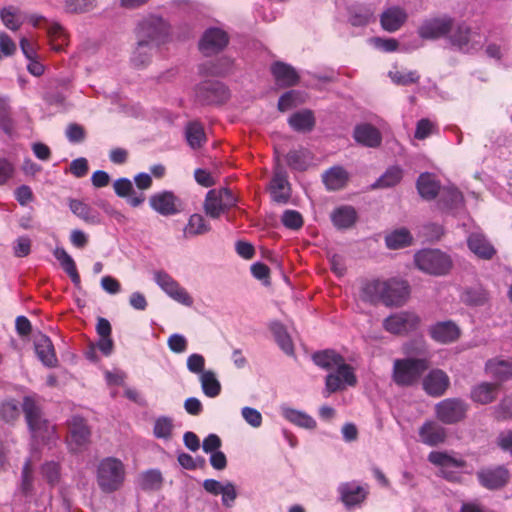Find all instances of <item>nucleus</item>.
Returning a JSON list of instances; mask_svg holds the SVG:
<instances>
[{
	"instance_id": "11",
	"label": "nucleus",
	"mask_w": 512,
	"mask_h": 512,
	"mask_svg": "<svg viewBox=\"0 0 512 512\" xmlns=\"http://www.w3.org/2000/svg\"><path fill=\"white\" fill-rule=\"evenodd\" d=\"M421 318L412 311L394 313L383 321V328L394 335H406L418 329Z\"/></svg>"
},
{
	"instance_id": "63",
	"label": "nucleus",
	"mask_w": 512,
	"mask_h": 512,
	"mask_svg": "<svg viewBox=\"0 0 512 512\" xmlns=\"http://www.w3.org/2000/svg\"><path fill=\"white\" fill-rule=\"evenodd\" d=\"M204 367L205 358L201 354L194 353L187 358V368L191 373L201 375L203 372H206Z\"/></svg>"
},
{
	"instance_id": "48",
	"label": "nucleus",
	"mask_w": 512,
	"mask_h": 512,
	"mask_svg": "<svg viewBox=\"0 0 512 512\" xmlns=\"http://www.w3.org/2000/svg\"><path fill=\"white\" fill-rule=\"evenodd\" d=\"M403 177V171L398 166L389 167L385 173L373 184V188H389L398 184Z\"/></svg>"
},
{
	"instance_id": "21",
	"label": "nucleus",
	"mask_w": 512,
	"mask_h": 512,
	"mask_svg": "<svg viewBox=\"0 0 512 512\" xmlns=\"http://www.w3.org/2000/svg\"><path fill=\"white\" fill-rule=\"evenodd\" d=\"M449 386V376L441 369L431 370L423 380L424 390L432 397L442 396Z\"/></svg>"
},
{
	"instance_id": "3",
	"label": "nucleus",
	"mask_w": 512,
	"mask_h": 512,
	"mask_svg": "<svg viewBox=\"0 0 512 512\" xmlns=\"http://www.w3.org/2000/svg\"><path fill=\"white\" fill-rule=\"evenodd\" d=\"M429 367L427 358L396 359L393 363L392 379L397 386L410 387L418 383Z\"/></svg>"
},
{
	"instance_id": "36",
	"label": "nucleus",
	"mask_w": 512,
	"mask_h": 512,
	"mask_svg": "<svg viewBox=\"0 0 512 512\" xmlns=\"http://www.w3.org/2000/svg\"><path fill=\"white\" fill-rule=\"evenodd\" d=\"M69 208L77 217L88 224L95 225L100 223L99 213L80 200L71 199L69 201Z\"/></svg>"
},
{
	"instance_id": "5",
	"label": "nucleus",
	"mask_w": 512,
	"mask_h": 512,
	"mask_svg": "<svg viewBox=\"0 0 512 512\" xmlns=\"http://www.w3.org/2000/svg\"><path fill=\"white\" fill-rule=\"evenodd\" d=\"M416 267L432 276L447 275L452 267L451 257L439 249H422L414 255Z\"/></svg>"
},
{
	"instance_id": "61",
	"label": "nucleus",
	"mask_w": 512,
	"mask_h": 512,
	"mask_svg": "<svg viewBox=\"0 0 512 512\" xmlns=\"http://www.w3.org/2000/svg\"><path fill=\"white\" fill-rule=\"evenodd\" d=\"M114 191L121 198L128 197L134 193L132 182L128 178H119L113 184Z\"/></svg>"
},
{
	"instance_id": "58",
	"label": "nucleus",
	"mask_w": 512,
	"mask_h": 512,
	"mask_svg": "<svg viewBox=\"0 0 512 512\" xmlns=\"http://www.w3.org/2000/svg\"><path fill=\"white\" fill-rule=\"evenodd\" d=\"M389 76L395 84L403 86L417 83L420 79V75L417 73V71H395L390 72Z\"/></svg>"
},
{
	"instance_id": "47",
	"label": "nucleus",
	"mask_w": 512,
	"mask_h": 512,
	"mask_svg": "<svg viewBox=\"0 0 512 512\" xmlns=\"http://www.w3.org/2000/svg\"><path fill=\"white\" fill-rule=\"evenodd\" d=\"M186 139L193 148H200L206 142V135L203 126L199 122H190L186 126Z\"/></svg>"
},
{
	"instance_id": "24",
	"label": "nucleus",
	"mask_w": 512,
	"mask_h": 512,
	"mask_svg": "<svg viewBox=\"0 0 512 512\" xmlns=\"http://www.w3.org/2000/svg\"><path fill=\"white\" fill-rule=\"evenodd\" d=\"M485 372L496 379L497 383L512 379V357L489 359L485 364Z\"/></svg>"
},
{
	"instance_id": "13",
	"label": "nucleus",
	"mask_w": 512,
	"mask_h": 512,
	"mask_svg": "<svg viewBox=\"0 0 512 512\" xmlns=\"http://www.w3.org/2000/svg\"><path fill=\"white\" fill-rule=\"evenodd\" d=\"M195 97L202 105L221 104L229 98V92L223 83L208 80L196 86Z\"/></svg>"
},
{
	"instance_id": "30",
	"label": "nucleus",
	"mask_w": 512,
	"mask_h": 512,
	"mask_svg": "<svg viewBox=\"0 0 512 512\" xmlns=\"http://www.w3.org/2000/svg\"><path fill=\"white\" fill-rule=\"evenodd\" d=\"M416 187L420 196L427 201L434 200L441 191L439 181L430 173L420 174Z\"/></svg>"
},
{
	"instance_id": "51",
	"label": "nucleus",
	"mask_w": 512,
	"mask_h": 512,
	"mask_svg": "<svg viewBox=\"0 0 512 512\" xmlns=\"http://www.w3.org/2000/svg\"><path fill=\"white\" fill-rule=\"evenodd\" d=\"M20 491L25 496H29L33 492V468L31 459H27L23 465Z\"/></svg>"
},
{
	"instance_id": "37",
	"label": "nucleus",
	"mask_w": 512,
	"mask_h": 512,
	"mask_svg": "<svg viewBox=\"0 0 512 512\" xmlns=\"http://www.w3.org/2000/svg\"><path fill=\"white\" fill-rule=\"evenodd\" d=\"M285 158L287 165L291 169L305 171L307 170L312 157L308 149L301 147L299 149L290 150Z\"/></svg>"
},
{
	"instance_id": "64",
	"label": "nucleus",
	"mask_w": 512,
	"mask_h": 512,
	"mask_svg": "<svg viewBox=\"0 0 512 512\" xmlns=\"http://www.w3.org/2000/svg\"><path fill=\"white\" fill-rule=\"evenodd\" d=\"M373 16V12L369 9H363L359 11H355L350 16V23L353 26H365L367 25Z\"/></svg>"
},
{
	"instance_id": "16",
	"label": "nucleus",
	"mask_w": 512,
	"mask_h": 512,
	"mask_svg": "<svg viewBox=\"0 0 512 512\" xmlns=\"http://www.w3.org/2000/svg\"><path fill=\"white\" fill-rule=\"evenodd\" d=\"M428 460L439 466L441 476L450 482H458L460 479L459 475L450 468H464L466 466L465 460L454 458L446 452L432 451L428 455Z\"/></svg>"
},
{
	"instance_id": "44",
	"label": "nucleus",
	"mask_w": 512,
	"mask_h": 512,
	"mask_svg": "<svg viewBox=\"0 0 512 512\" xmlns=\"http://www.w3.org/2000/svg\"><path fill=\"white\" fill-rule=\"evenodd\" d=\"M211 226L205 221L201 214L195 213L190 216L187 225L184 228V236L191 237L202 235L209 232Z\"/></svg>"
},
{
	"instance_id": "2",
	"label": "nucleus",
	"mask_w": 512,
	"mask_h": 512,
	"mask_svg": "<svg viewBox=\"0 0 512 512\" xmlns=\"http://www.w3.org/2000/svg\"><path fill=\"white\" fill-rule=\"evenodd\" d=\"M22 411L32 438L36 442L44 444L54 437L55 427L44 418L41 407L32 397H24Z\"/></svg>"
},
{
	"instance_id": "14",
	"label": "nucleus",
	"mask_w": 512,
	"mask_h": 512,
	"mask_svg": "<svg viewBox=\"0 0 512 512\" xmlns=\"http://www.w3.org/2000/svg\"><path fill=\"white\" fill-rule=\"evenodd\" d=\"M340 502L346 509L351 510L360 507L367 499L369 490L367 485H361L356 481L342 482L337 488Z\"/></svg>"
},
{
	"instance_id": "18",
	"label": "nucleus",
	"mask_w": 512,
	"mask_h": 512,
	"mask_svg": "<svg viewBox=\"0 0 512 512\" xmlns=\"http://www.w3.org/2000/svg\"><path fill=\"white\" fill-rule=\"evenodd\" d=\"M149 204L153 210L163 216L175 215L182 210L181 200L171 191L153 194L149 198Z\"/></svg>"
},
{
	"instance_id": "49",
	"label": "nucleus",
	"mask_w": 512,
	"mask_h": 512,
	"mask_svg": "<svg viewBox=\"0 0 512 512\" xmlns=\"http://www.w3.org/2000/svg\"><path fill=\"white\" fill-rule=\"evenodd\" d=\"M155 46L137 40V46L132 54L131 61L136 67H145L152 57V50Z\"/></svg>"
},
{
	"instance_id": "35",
	"label": "nucleus",
	"mask_w": 512,
	"mask_h": 512,
	"mask_svg": "<svg viewBox=\"0 0 512 512\" xmlns=\"http://www.w3.org/2000/svg\"><path fill=\"white\" fill-rule=\"evenodd\" d=\"M460 299L467 306H483L489 301V293L481 285L467 287L462 291Z\"/></svg>"
},
{
	"instance_id": "19",
	"label": "nucleus",
	"mask_w": 512,
	"mask_h": 512,
	"mask_svg": "<svg viewBox=\"0 0 512 512\" xmlns=\"http://www.w3.org/2000/svg\"><path fill=\"white\" fill-rule=\"evenodd\" d=\"M229 42L227 33L219 28H210L203 34L199 49L201 52L210 56L223 50Z\"/></svg>"
},
{
	"instance_id": "15",
	"label": "nucleus",
	"mask_w": 512,
	"mask_h": 512,
	"mask_svg": "<svg viewBox=\"0 0 512 512\" xmlns=\"http://www.w3.org/2000/svg\"><path fill=\"white\" fill-rule=\"evenodd\" d=\"M453 28V18L448 15L429 18L423 21L418 28V35L425 40H436L448 36Z\"/></svg>"
},
{
	"instance_id": "26",
	"label": "nucleus",
	"mask_w": 512,
	"mask_h": 512,
	"mask_svg": "<svg viewBox=\"0 0 512 512\" xmlns=\"http://www.w3.org/2000/svg\"><path fill=\"white\" fill-rule=\"evenodd\" d=\"M353 137L357 143L370 148H376L382 142L380 131L368 123L357 125L354 128Z\"/></svg>"
},
{
	"instance_id": "12",
	"label": "nucleus",
	"mask_w": 512,
	"mask_h": 512,
	"mask_svg": "<svg viewBox=\"0 0 512 512\" xmlns=\"http://www.w3.org/2000/svg\"><path fill=\"white\" fill-rule=\"evenodd\" d=\"M479 484L491 491L504 488L510 480V471L504 465L486 466L476 473Z\"/></svg>"
},
{
	"instance_id": "22",
	"label": "nucleus",
	"mask_w": 512,
	"mask_h": 512,
	"mask_svg": "<svg viewBox=\"0 0 512 512\" xmlns=\"http://www.w3.org/2000/svg\"><path fill=\"white\" fill-rule=\"evenodd\" d=\"M408 14L400 6L386 8L380 15V25L383 30L393 33L401 29L407 22Z\"/></svg>"
},
{
	"instance_id": "23",
	"label": "nucleus",
	"mask_w": 512,
	"mask_h": 512,
	"mask_svg": "<svg viewBox=\"0 0 512 512\" xmlns=\"http://www.w3.org/2000/svg\"><path fill=\"white\" fill-rule=\"evenodd\" d=\"M419 437L423 444L435 447L445 442L447 433L439 423L428 420L419 428Z\"/></svg>"
},
{
	"instance_id": "57",
	"label": "nucleus",
	"mask_w": 512,
	"mask_h": 512,
	"mask_svg": "<svg viewBox=\"0 0 512 512\" xmlns=\"http://www.w3.org/2000/svg\"><path fill=\"white\" fill-rule=\"evenodd\" d=\"M300 100V93L295 90L285 92L278 100V110L285 112L291 108L296 107Z\"/></svg>"
},
{
	"instance_id": "25",
	"label": "nucleus",
	"mask_w": 512,
	"mask_h": 512,
	"mask_svg": "<svg viewBox=\"0 0 512 512\" xmlns=\"http://www.w3.org/2000/svg\"><path fill=\"white\" fill-rule=\"evenodd\" d=\"M433 340L442 344L455 342L460 337L459 327L452 321L438 322L429 328Z\"/></svg>"
},
{
	"instance_id": "42",
	"label": "nucleus",
	"mask_w": 512,
	"mask_h": 512,
	"mask_svg": "<svg viewBox=\"0 0 512 512\" xmlns=\"http://www.w3.org/2000/svg\"><path fill=\"white\" fill-rule=\"evenodd\" d=\"M439 195L438 203L443 209H454L463 203V195L455 187H444Z\"/></svg>"
},
{
	"instance_id": "10",
	"label": "nucleus",
	"mask_w": 512,
	"mask_h": 512,
	"mask_svg": "<svg viewBox=\"0 0 512 512\" xmlns=\"http://www.w3.org/2000/svg\"><path fill=\"white\" fill-rule=\"evenodd\" d=\"M469 405L461 398H446L435 405L436 418L443 424L452 425L466 418Z\"/></svg>"
},
{
	"instance_id": "62",
	"label": "nucleus",
	"mask_w": 512,
	"mask_h": 512,
	"mask_svg": "<svg viewBox=\"0 0 512 512\" xmlns=\"http://www.w3.org/2000/svg\"><path fill=\"white\" fill-rule=\"evenodd\" d=\"M16 52V44L5 32H0V58L12 56Z\"/></svg>"
},
{
	"instance_id": "38",
	"label": "nucleus",
	"mask_w": 512,
	"mask_h": 512,
	"mask_svg": "<svg viewBox=\"0 0 512 512\" xmlns=\"http://www.w3.org/2000/svg\"><path fill=\"white\" fill-rule=\"evenodd\" d=\"M55 258L60 262L63 270L69 275L71 281L79 286L81 283L80 275L73 258L67 253L64 248H56L54 251Z\"/></svg>"
},
{
	"instance_id": "6",
	"label": "nucleus",
	"mask_w": 512,
	"mask_h": 512,
	"mask_svg": "<svg viewBox=\"0 0 512 512\" xmlns=\"http://www.w3.org/2000/svg\"><path fill=\"white\" fill-rule=\"evenodd\" d=\"M447 40L453 48L463 53H473L483 46V38L477 30H473L465 21L456 22L454 18Z\"/></svg>"
},
{
	"instance_id": "52",
	"label": "nucleus",
	"mask_w": 512,
	"mask_h": 512,
	"mask_svg": "<svg viewBox=\"0 0 512 512\" xmlns=\"http://www.w3.org/2000/svg\"><path fill=\"white\" fill-rule=\"evenodd\" d=\"M173 431L172 419L166 416H161L155 420L153 433L156 438L170 439Z\"/></svg>"
},
{
	"instance_id": "9",
	"label": "nucleus",
	"mask_w": 512,
	"mask_h": 512,
	"mask_svg": "<svg viewBox=\"0 0 512 512\" xmlns=\"http://www.w3.org/2000/svg\"><path fill=\"white\" fill-rule=\"evenodd\" d=\"M68 435L66 442L68 448L73 453L83 451L90 443L91 429L87 420L81 416H72L67 421Z\"/></svg>"
},
{
	"instance_id": "27",
	"label": "nucleus",
	"mask_w": 512,
	"mask_h": 512,
	"mask_svg": "<svg viewBox=\"0 0 512 512\" xmlns=\"http://www.w3.org/2000/svg\"><path fill=\"white\" fill-rule=\"evenodd\" d=\"M271 73L280 87H292L299 82V75L294 67L284 62H275L271 66Z\"/></svg>"
},
{
	"instance_id": "55",
	"label": "nucleus",
	"mask_w": 512,
	"mask_h": 512,
	"mask_svg": "<svg viewBox=\"0 0 512 512\" xmlns=\"http://www.w3.org/2000/svg\"><path fill=\"white\" fill-rule=\"evenodd\" d=\"M41 474L49 485L54 486L60 481V465L57 462H46L41 467Z\"/></svg>"
},
{
	"instance_id": "43",
	"label": "nucleus",
	"mask_w": 512,
	"mask_h": 512,
	"mask_svg": "<svg viewBox=\"0 0 512 512\" xmlns=\"http://www.w3.org/2000/svg\"><path fill=\"white\" fill-rule=\"evenodd\" d=\"M21 409L15 399H6L0 402V420L14 424L20 417Z\"/></svg>"
},
{
	"instance_id": "50",
	"label": "nucleus",
	"mask_w": 512,
	"mask_h": 512,
	"mask_svg": "<svg viewBox=\"0 0 512 512\" xmlns=\"http://www.w3.org/2000/svg\"><path fill=\"white\" fill-rule=\"evenodd\" d=\"M162 482V474L156 469L148 470L140 476V486L144 490H158L160 489Z\"/></svg>"
},
{
	"instance_id": "8",
	"label": "nucleus",
	"mask_w": 512,
	"mask_h": 512,
	"mask_svg": "<svg viewBox=\"0 0 512 512\" xmlns=\"http://www.w3.org/2000/svg\"><path fill=\"white\" fill-rule=\"evenodd\" d=\"M167 35V23L161 17L154 15L141 20L136 28L137 40L155 47L164 42Z\"/></svg>"
},
{
	"instance_id": "59",
	"label": "nucleus",
	"mask_w": 512,
	"mask_h": 512,
	"mask_svg": "<svg viewBox=\"0 0 512 512\" xmlns=\"http://www.w3.org/2000/svg\"><path fill=\"white\" fill-rule=\"evenodd\" d=\"M336 375H339L343 385L355 386L357 384V377L351 365L346 364L343 360L337 367Z\"/></svg>"
},
{
	"instance_id": "4",
	"label": "nucleus",
	"mask_w": 512,
	"mask_h": 512,
	"mask_svg": "<svg viewBox=\"0 0 512 512\" xmlns=\"http://www.w3.org/2000/svg\"><path fill=\"white\" fill-rule=\"evenodd\" d=\"M125 466L114 457L102 459L97 467V484L102 492L112 493L119 490L125 480Z\"/></svg>"
},
{
	"instance_id": "45",
	"label": "nucleus",
	"mask_w": 512,
	"mask_h": 512,
	"mask_svg": "<svg viewBox=\"0 0 512 512\" xmlns=\"http://www.w3.org/2000/svg\"><path fill=\"white\" fill-rule=\"evenodd\" d=\"M411 242L412 236L405 228L395 230L385 237L386 246L393 250L407 247Z\"/></svg>"
},
{
	"instance_id": "17",
	"label": "nucleus",
	"mask_w": 512,
	"mask_h": 512,
	"mask_svg": "<svg viewBox=\"0 0 512 512\" xmlns=\"http://www.w3.org/2000/svg\"><path fill=\"white\" fill-rule=\"evenodd\" d=\"M156 283L174 300L185 305L191 306L193 304L192 297L188 292L179 285L168 273L158 271L154 274Z\"/></svg>"
},
{
	"instance_id": "7",
	"label": "nucleus",
	"mask_w": 512,
	"mask_h": 512,
	"mask_svg": "<svg viewBox=\"0 0 512 512\" xmlns=\"http://www.w3.org/2000/svg\"><path fill=\"white\" fill-rule=\"evenodd\" d=\"M237 202V197L229 188L211 189L206 194L203 210L208 217L218 219L222 214L235 207Z\"/></svg>"
},
{
	"instance_id": "29",
	"label": "nucleus",
	"mask_w": 512,
	"mask_h": 512,
	"mask_svg": "<svg viewBox=\"0 0 512 512\" xmlns=\"http://www.w3.org/2000/svg\"><path fill=\"white\" fill-rule=\"evenodd\" d=\"M469 249L480 259L490 260L496 254V249L488 239L480 233H472L467 239Z\"/></svg>"
},
{
	"instance_id": "40",
	"label": "nucleus",
	"mask_w": 512,
	"mask_h": 512,
	"mask_svg": "<svg viewBox=\"0 0 512 512\" xmlns=\"http://www.w3.org/2000/svg\"><path fill=\"white\" fill-rule=\"evenodd\" d=\"M343 360V356L333 350H324L316 352L313 355L314 363L325 370L337 368Z\"/></svg>"
},
{
	"instance_id": "39",
	"label": "nucleus",
	"mask_w": 512,
	"mask_h": 512,
	"mask_svg": "<svg viewBox=\"0 0 512 512\" xmlns=\"http://www.w3.org/2000/svg\"><path fill=\"white\" fill-rule=\"evenodd\" d=\"M270 330L281 350L287 355H292L294 353V345L285 326L275 321L270 324Z\"/></svg>"
},
{
	"instance_id": "28",
	"label": "nucleus",
	"mask_w": 512,
	"mask_h": 512,
	"mask_svg": "<svg viewBox=\"0 0 512 512\" xmlns=\"http://www.w3.org/2000/svg\"><path fill=\"white\" fill-rule=\"evenodd\" d=\"M500 383L481 382L472 387L470 398L473 402L486 405L497 399Z\"/></svg>"
},
{
	"instance_id": "56",
	"label": "nucleus",
	"mask_w": 512,
	"mask_h": 512,
	"mask_svg": "<svg viewBox=\"0 0 512 512\" xmlns=\"http://www.w3.org/2000/svg\"><path fill=\"white\" fill-rule=\"evenodd\" d=\"M281 222L286 228L291 230H299L304 224L301 213L291 209L284 211Z\"/></svg>"
},
{
	"instance_id": "32",
	"label": "nucleus",
	"mask_w": 512,
	"mask_h": 512,
	"mask_svg": "<svg viewBox=\"0 0 512 512\" xmlns=\"http://www.w3.org/2000/svg\"><path fill=\"white\" fill-rule=\"evenodd\" d=\"M288 124L297 132H310L314 129L316 120L312 110L304 109L293 113L288 119Z\"/></svg>"
},
{
	"instance_id": "41",
	"label": "nucleus",
	"mask_w": 512,
	"mask_h": 512,
	"mask_svg": "<svg viewBox=\"0 0 512 512\" xmlns=\"http://www.w3.org/2000/svg\"><path fill=\"white\" fill-rule=\"evenodd\" d=\"M282 414L285 419L299 427L307 429H313L316 427V421L302 411L285 407L282 409Z\"/></svg>"
},
{
	"instance_id": "34",
	"label": "nucleus",
	"mask_w": 512,
	"mask_h": 512,
	"mask_svg": "<svg viewBox=\"0 0 512 512\" xmlns=\"http://www.w3.org/2000/svg\"><path fill=\"white\" fill-rule=\"evenodd\" d=\"M357 220V212L352 206H340L331 214V221L337 229H349Z\"/></svg>"
},
{
	"instance_id": "46",
	"label": "nucleus",
	"mask_w": 512,
	"mask_h": 512,
	"mask_svg": "<svg viewBox=\"0 0 512 512\" xmlns=\"http://www.w3.org/2000/svg\"><path fill=\"white\" fill-rule=\"evenodd\" d=\"M203 393L210 398L217 397L221 392V384L213 371L207 370L200 375Z\"/></svg>"
},
{
	"instance_id": "53",
	"label": "nucleus",
	"mask_w": 512,
	"mask_h": 512,
	"mask_svg": "<svg viewBox=\"0 0 512 512\" xmlns=\"http://www.w3.org/2000/svg\"><path fill=\"white\" fill-rule=\"evenodd\" d=\"M96 7L95 0H66L64 10L70 14L85 13Z\"/></svg>"
},
{
	"instance_id": "54",
	"label": "nucleus",
	"mask_w": 512,
	"mask_h": 512,
	"mask_svg": "<svg viewBox=\"0 0 512 512\" xmlns=\"http://www.w3.org/2000/svg\"><path fill=\"white\" fill-rule=\"evenodd\" d=\"M48 35L50 37L52 48L55 51H60L66 43V33L64 28L57 23L52 24L48 29Z\"/></svg>"
},
{
	"instance_id": "60",
	"label": "nucleus",
	"mask_w": 512,
	"mask_h": 512,
	"mask_svg": "<svg viewBox=\"0 0 512 512\" xmlns=\"http://www.w3.org/2000/svg\"><path fill=\"white\" fill-rule=\"evenodd\" d=\"M495 418L499 421L512 418V395L502 399L495 408Z\"/></svg>"
},
{
	"instance_id": "33",
	"label": "nucleus",
	"mask_w": 512,
	"mask_h": 512,
	"mask_svg": "<svg viewBox=\"0 0 512 512\" xmlns=\"http://www.w3.org/2000/svg\"><path fill=\"white\" fill-rule=\"evenodd\" d=\"M35 351L40 361L47 367L57 365V357L54 346L49 337L42 335L35 343Z\"/></svg>"
},
{
	"instance_id": "31",
	"label": "nucleus",
	"mask_w": 512,
	"mask_h": 512,
	"mask_svg": "<svg viewBox=\"0 0 512 512\" xmlns=\"http://www.w3.org/2000/svg\"><path fill=\"white\" fill-rule=\"evenodd\" d=\"M322 180L328 190L336 191L346 186L349 174L342 166H333L323 173Z\"/></svg>"
},
{
	"instance_id": "20",
	"label": "nucleus",
	"mask_w": 512,
	"mask_h": 512,
	"mask_svg": "<svg viewBox=\"0 0 512 512\" xmlns=\"http://www.w3.org/2000/svg\"><path fill=\"white\" fill-rule=\"evenodd\" d=\"M270 193L273 201L282 204L287 203L291 197L287 174L279 165L275 168L270 182Z\"/></svg>"
},
{
	"instance_id": "1",
	"label": "nucleus",
	"mask_w": 512,
	"mask_h": 512,
	"mask_svg": "<svg viewBox=\"0 0 512 512\" xmlns=\"http://www.w3.org/2000/svg\"><path fill=\"white\" fill-rule=\"evenodd\" d=\"M410 287L407 281L389 279L373 280L362 289V297L371 303L382 302L386 306H402L409 298Z\"/></svg>"
}]
</instances>
